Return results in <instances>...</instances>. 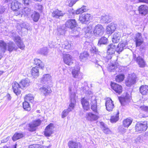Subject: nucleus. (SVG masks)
<instances>
[{"label":"nucleus","mask_w":148,"mask_h":148,"mask_svg":"<svg viewBox=\"0 0 148 148\" xmlns=\"http://www.w3.org/2000/svg\"><path fill=\"white\" fill-rule=\"evenodd\" d=\"M69 90L70 92V97L71 103L69 107L67 109L64 110L62 113V117L64 118L66 116L69 112L73 110L76 101L75 99V92L72 91L71 88L69 87Z\"/></svg>","instance_id":"f257e3e1"},{"label":"nucleus","mask_w":148,"mask_h":148,"mask_svg":"<svg viewBox=\"0 0 148 148\" xmlns=\"http://www.w3.org/2000/svg\"><path fill=\"white\" fill-rule=\"evenodd\" d=\"M127 45L126 42L119 43L116 49V46L113 44L109 45L108 47L107 53L110 55L114 53L116 51L119 53L121 52L124 49L125 46Z\"/></svg>","instance_id":"f03ea898"},{"label":"nucleus","mask_w":148,"mask_h":148,"mask_svg":"<svg viewBox=\"0 0 148 148\" xmlns=\"http://www.w3.org/2000/svg\"><path fill=\"white\" fill-rule=\"evenodd\" d=\"M147 128V123L146 121L141 122H137L135 126L136 131L139 133H141L143 132L146 131Z\"/></svg>","instance_id":"7ed1b4c3"},{"label":"nucleus","mask_w":148,"mask_h":148,"mask_svg":"<svg viewBox=\"0 0 148 148\" xmlns=\"http://www.w3.org/2000/svg\"><path fill=\"white\" fill-rule=\"evenodd\" d=\"M11 36L13 37V40L18 47L21 50H23L25 48V45L21 38L18 36H16L14 32L13 33Z\"/></svg>","instance_id":"20e7f679"},{"label":"nucleus","mask_w":148,"mask_h":148,"mask_svg":"<svg viewBox=\"0 0 148 148\" xmlns=\"http://www.w3.org/2000/svg\"><path fill=\"white\" fill-rule=\"evenodd\" d=\"M41 123L40 119L34 121L26 125V129L32 132L35 130L36 127L39 126Z\"/></svg>","instance_id":"39448f33"},{"label":"nucleus","mask_w":148,"mask_h":148,"mask_svg":"<svg viewBox=\"0 0 148 148\" xmlns=\"http://www.w3.org/2000/svg\"><path fill=\"white\" fill-rule=\"evenodd\" d=\"M136 78V75L134 73L129 75L127 79L125 81L126 85L130 87L135 83Z\"/></svg>","instance_id":"423d86ee"},{"label":"nucleus","mask_w":148,"mask_h":148,"mask_svg":"<svg viewBox=\"0 0 148 148\" xmlns=\"http://www.w3.org/2000/svg\"><path fill=\"white\" fill-rule=\"evenodd\" d=\"M104 29L101 25H97L95 26L93 30L94 35L96 36H101L103 33Z\"/></svg>","instance_id":"0eeeda50"},{"label":"nucleus","mask_w":148,"mask_h":148,"mask_svg":"<svg viewBox=\"0 0 148 148\" xmlns=\"http://www.w3.org/2000/svg\"><path fill=\"white\" fill-rule=\"evenodd\" d=\"M54 128L53 124L50 123L45 128L44 132V135L47 137L50 136L53 133Z\"/></svg>","instance_id":"6e6552de"},{"label":"nucleus","mask_w":148,"mask_h":148,"mask_svg":"<svg viewBox=\"0 0 148 148\" xmlns=\"http://www.w3.org/2000/svg\"><path fill=\"white\" fill-rule=\"evenodd\" d=\"M92 18L90 14L86 13L83 14L79 16V20L83 23L86 24Z\"/></svg>","instance_id":"1a4fd4ad"},{"label":"nucleus","mask_w":148,"mask_h":148,"mask_svg":"<svg viewBox=\"0 0 148 148\" xmlns=\"http://www.w3.org/2000/svg\"><path fill=\"white\" fill-rule=\"evenodd\" d=\"M73 77L76 79V80H80L82 78V74L80 71V69L75 68L72 71Z\"/></svg>","instance_id":"9d476101"},{"label":"nucleus","mask_w":148,"mask_h":148,"mask_svg":"<svg viewBox=\"0 0 148 148\" xmlns=\"http://www.w3.org/2000/svg\"><path fill=\"white\" fill-rule=\"evenodd\" d=\"M91 100V99H89L88 97H84L81 99V103L84 109L86 110L90 108L89 100Z\"/></svg>","instance_id":"9b49d317"},{"label":"nucleus","mask_w":148,"mask_h":148,"mask_svg":"<svg viewBox=\"0 0 148 148\" xmlns=\"http://www.w3.org/2000/svg\"><path fill=\"white\" fill-rule=\"evenodd\" d=\"M134 41L136 47L140 46L143 43V39L140 33H138L136 34L134 38Z\"/></svg>","instance_id":"f8f14e48"},{"label":"nucleus","mask_w":148,"mask_h":148,"mask_svg":"<svg viewBox=\"0 0 148 148\" xmlns=\"http://www.w3.org/2000/svg\"><path fill=\"white\" fill-rule=\"evenodd\" d=\"M84 47H85V48H87L88 49H89L92 53H96L98 51V49L94 45L88 42H86L85 43Z\"/></svg>","instance_id":"ddd939ff"},{"label":"nucleus","mask_w":148,"mask_h":148,"mask_svg":"<svg viewBox=\"0 0 148 148\" xmlns=\"http://www.w3.org/2000/svg\"><path fill=\"white\" fill-rule=\"evenodd\" d=\"M21 3L16 0L14 1L11 3V8L15 12H18V10L21 8Z\"/></svg>","instance_id":"4468645a"},{"label":"nucleus","mask_w":148,"mask_h":148,"mask_svg":"<svg viewBox=\"0 0 148 148\" xmlns=\"http://www.w3.org/2000/svg\"><path fill=\"white\" fill-rule=\"evenodd\" d=\"M30 12L31 10L30 9L28 8L25 7L22 10V11H19L18 12H15L14 14L16 16L19 15L22 16L23 15H24V16H28L30 14Z\"/></svg>","instance_id":"2eb2a0df"},{"label":"nucleus","mask_w":148,"mask_h":148,"mask_svg":"<svg viewBox=\"0 0 148 148\" xmlns=\"http://www.w3.org/2000/svg\"><path fill=\"white\" fill-rule=\"evenodd\" d=\"M63 58L64 62L68 65H71L73 63L72 57L69 54H63Z\"/></svg>","instance_id":"dca6fc26"},{"label":"nucleus","mask_w":148,"mask_h":148,"mask_svg":"<svg viewBox=\"0 0 148 148\" xmlns=\"http://www.w3.org/2000/svg\"><path fill=\"white\" fill-rule=\"evenodd\" d=\"M111 86L112 88L116 93L120 94L122 91V86L118 84L114 83H111Z\"/></svg>","instance_id":"f3484780"},{"label":"nucleus","mask_w":148,"mask_h":148,"mask_svg":"<svg viewBox=\"0 0 148 148\" xmlns=\"http://www.w3.org/2000/svg\"><path fill=\"white\" fill-rule=\"evenodd\" d=\"M21 88V85L17 82H15L12 84V88L14 92L17 95H19L21 92L20 88Z\"/></svg>","instance_id":"a211bd4d"},{"label":"nucleus","mask_w":148,"mask_h":148,"mask_svg":"<svg viewBox=\"0 0 148 148\" xmlns=\"http://www.w3.org/2000/svg\"><path fill=\"white\" fill-rule=\"evenodd\" d=\"M20 84L21 85V88L25 89L30 85L31 82L30 80L26 78L21 80Z\"/></svg>","instance_id":"6ab92c4d"},{"label":"nucleus","mask_w":148,"mask_h":148,"mask_svg":"<svg viewBox=\"0 0 148 148\" xmlns=\"http://www.w3.org/2000/svg\"><path fill=\"white\" fill-rule=\"evenodd\" d=\"M68 145L69 148H78V147H81V146L80 143L75 140L69 141Z\"/></svg>","instance_id":"aec40b11"},{"label":"nucleus","mask_w":148,"mask_h":148,"mask_svg":"<svg viewBox=\"0 0 148 148\" xmlns=\"http://www.w3.org/2000/svg\"><path fill=\"white\" fill-rule=\"evenodd\" d=\"M138 10L140 14L145 16L148 14V7L146 5H142L138 7Z\"/></svg>","instance_id":"412c9836"},{"label":"nucleus","mask_w":148,"mask_h":148,"mask_svg":"<svg viewBox=\"0 0 148 148\" xmlns=\"http://www.w3.org/2000/svg\"><path fill=\"white\" fill-rule=\"evenodd\" d=\"M121 33L118 32H115L112 35V41L114 43H118L121 38Z\"/></svg>","instance_id":"4be33fe9"},{"label":"nucleus","mask_w":148,"mask_h":148,"mask_svg":"<svg viewBox=\"0 0 148 148\" xmlns=\"http://www.w3.org/2000/svg\"><path fill=\"white\" fill-rule=\"evenodd\" d=\"M116 25L112 23L108 25L106 29V32L108 34H111L116 29Z\"/></svg>","instance_id":"5701e85b"},{"label":"nucleus","mask_w":148,"mask_h":148,"mask_svg":"<svg viewBox=\"0 0 148 148\" xmlns=\"http://www.w3.org/2000/svg\"><path fill=\"white\" fill-rule=\"evenodd\" d=\"M106 106L107 110L109 111H112L114 107V104L111 99L108 98L106 103Z\"/></svg>","instance_id":"b1692460"},{"label":"nucleus","mask_w":148,"mask_h":148,"mask_svg":"<svg viewBox=\"0 0 148 148\" xmlns=\"http://www.w3.org/2000/svg\"><path fill=\"white\" fill-rule=\"evenodd\" d=\"M135 60L136 62L140 67H144L146 65L145 62L141 57L138 56L136 58H135Z\"/></svg>","instance_id":"393cba45"},{"label":"nucleus","mask_w":148,"mask_h":148,"mask_svg":"<svg viewBox=\"0 0 148 148\" xmlns=\"http://www.w3.org/2000/svg\"><path fill=\"white\" fill-rule=\"evenodd\" d=\"M17 49V47L16 46L13 42L10 41L7 43V50L10 53L13 51H16Z\"/></svg>","instance_id":"a878e982"},{"label":"nucleus","mask_w":148,"mask_h":148,"mask_svg":"<svg viewBox=\"0 0 148 148\" xmlns=\"http://www.w3.org/2000/svg\"><path fill=\"white\" fill-rule=\"evenodd\" d=\"M119 101L121 105H124L125 104L128 103L130 101V97L129 94H127L124 97L119 98Z\"/></svg>","instance_id":"bb28decb"},{"label":"nucleus","mask_w":148,"mask_h":148,"mask_svg":"<svg viewBox=\"0 0 148 148\" xmlns=\"http://www.w3.org/2000/svg\"><path fill=\"white\" fill-rule=\"evenodd\" d=\"M86 117L87 120L91 121H96L99 118V117L97 115L90 112L86 113Z\"/></svg>","instance_id":"cd10ccee"},{"label":"nucleus","mask_w":148,"mask_h":148,"mask_svg":"<svg viewBox=\"0 0 148 148\" xmlns=\"http://www.w3.org/2000/svg\"><path fill=\"white\" fill-rule=\"evenodd\" d=\"M7 43L2 40H0V52L4 54L7 50Z\"/></svg>","instance_id":"c85d7f7f"},{"label":"nucleus","mask_w":148,"mask_h":148,"mask_svg":"<svg viewBox=\"0 0 148 148\" xmlns=\"http://www.w3.org/2000/svg\"><path fill=\"white\" fill-rule=\"evenodd\" d=\"M76 22L74 19H70L68 20L66 23V26L68 28L71 29L75 27L76 26Z\"/></svg>","instance_id":"c756f323"},{"label":"nucleus","mask_w":148,"mask_h":148,"mask_svg":"<svg viewBox=\"0 0 148 148\" xmlns=\"http://www.w3.org/2000/svg\"><path fill=\"white\" fill-rule=\"evenodd\" d=\"M64 13L62 12L61 11L57 9L54 11L52 13V16L55 18H59L60 16H62Z\"/></svg>","instance_id":"7c9ffc66"},{"label":"nucleus","mask_w":148,"mask_h":148,"mask_svg":"<svg viewBox=\"0 0 148 148\" xmlns=\"http://www.w3.org/2000/svg\"><path fill=\"white\" fill-rule=\"evenodd\" d=\"M39 90L44 95L48 94L51 93V92L50 88L48 86H43L40 87Z\"/></svg>","instance_id":"2f4dec72"},{"label":"nucleus","mask_w":148,"mask_h":148,"mask_svg":"<svg viewBox=\"0 0 148 148\" xmlns=\"http://www.w3.org/2000/svg\"><path fill=\"white\" fill-rule=\"evenodd\" d=\"M140 93L143 95H146L148 94V86L145 85L141 86L139 88Z\"/></svg>","instance_id":"473e14b6"},{"label":"nucleus","mask_w":148,"mask_h":148,"mask_svg":"<svg viewBox=\"0 0 148 148\" xmlns=\"http://www.w3.org/2000/svg\"><path fill=\"white\" fill-rule=\"evenodd\" d=\"M100 57V56L99 55H97V59H93V62L95 63V66L97 68L100 67L102 68V66L103 63L102 62L99 60V59L98 58H99Z\"/></svg>","instance_id":"72a5a7b5"},{"label":"nucleus","mask_w":148,"mask_h":148,"mask_svg":"<svg viewBox=\"0 0 148 148\" xmlns=\"http://www.w3.org/2000/svg\"><path fill=\"white\" fill-rule=\"evenodd\" d=\"M89 54L87 52L85 51L80 53L79 58L80 60L82 62H84L87 59Z\"/></svg>","instance_id":"f704fd0d"},{"label":"nucleus","mask_w":148,"mask_h":148,"mask_svg":"<svg viewBox=\"0 0 148 148\" xmlns=\"http://www.w3.org/2000/svg\"><path fill=\"white\" fill-rule=\"evenodd\" d=\"M119 66L117 62H114L109 64L108 66V71H112L116 69Z\"/></svg>","instance_id":"c9c22d12"},{"label":"nucleus","mask_w":148,"mask_h":148,"mask_svg":"<svg viewBox=\"0 0 148 148\" xmlns=\"http://www.w3.org/2000/svg\"><path fill=\"white\" fill-rule=\"evenodd\" d=\"M111 17L108 15H104L101 17L100 22L102 23H108L111 21Z\"/></svg>","instance_id":"e433bc0d"},{"label":"nucleus","mask_w":148,"mask_h":148,"mask_svg":"<svg viewBox=\"0 0 148 148\" xmlns=\"http://www.w3.org/2000/svg\"><path fill=\"white\" fill-rule=\"evenodd\" d=\"M31 72L32 75L34 77H38L39 75V70L38 67L37 66L33 67L31 70Z\"/></svg>","instance_id":"4c0bfd02"},{"label":"nucleus","mask_w":148,"mask_h":148,"mask_svg":"<svg viewBox=\"0 0 148 148\" xmlns=\"http://www.w3.org/2000/svg\"><path fill=\"white\" fill-rule=\"evenodd\" d=\"M51 76L49 74L44 75L41 80V82L42 84H45L47 81L50 80Z\"/></svg>","instance_id":"58836bf2"},{"label":"nucleus","mask_w":148,"mask_h":148,"mask_svg":"<svg viewBox=\"0 0 148 148\" xmlns=\"http://www.w3.org/2000/svg\"><path fill=\"white\" fill-rule=\"evenodd\" d=\"M62 47L64 49L69 50L72 49L73 44L70 42L65 41L64 42V44H62Z\"/></svg>","instance_id":"ea45409f"},{"label":"nucleus","mask_w":148,"mask_h":148,"mask_svg":"<svg viewBox=\"0 0 148 148\" xmlns=\"http://www.w3.org/2000/svg\"><path fill=\"white\" fill-rule=\"evenodd\" d=\"M132 122V120L130 118H127L124 119L123 122V125L124 126V127L127 128L131 124Z\"/></svg>","instance_id":"a19ab883"},{"label":"nucleus","mask_w":148,"mask_h":148,"mask_svg":"<svg viewBox=\"0 0 148 148\" xmlns=\"http://www.w3.org/2000/svg\"><path fill=\"white\" fill-rule=\"evenodd\" d=\"M92 98L93 99L91 100V109L93 111L96 112L97 109V101L95 97H92Z\"/></svg>","instance_id":"79ce46f5"},{"label":"nucleus","mask_w":148,"mask_h":148,"mask_svg":"<svg viewBox=\"0 0 148 148\" xmlns=\"http://www.w3.org/2000/svg\"><path fill=\"white\" fill-rule=\"evenodd\" d=\"M34 63L36 66L42 69H43L44 68V64L38 58H35L34 60Z\"/></svg>","instance_id":"37998d69"},{"label":"nucleus","mask_w":148,"mask_h":148,"mask_svg":"<svg viewBox=\"0 0 148 148\" xmlns=\"http://www.w3.org/2000/svg\"><path fill=\"white\" fill-rule=\"evenodd\" d=\"M23 136L24 135L23 134L21 133H16L12 136V140L13 141H14L22 138Z\"/></svg>","instance_id":"c03bdc74"},{"label":"nucleus","mask_w":148,"mask_h":148,"mask_svg":"<svg viewBox=\"0 0 148 148\" xmlns=\"http://www.w3.org/2000/svg\"><path fill=\"white\" fill-rule=\"evenodd\" d=\"M40 16V15L38 13L34 12L32 15V18L34 22H37Z\"/></svg>","instance_id":"a18cd8bd"},{"label":"nucleus","mask_w":148,"mask_h":148,"mask_svg":"<svg viewBox=\"0 0 148 148\" xmlns=\"http://www.w3.org/2000/svg\"><path fill=\"white\" fill-rule=\"evenodd\" d=\"M119 112H118L111 116L110 119V121L112 123H115L119 119Z\"/></svg>","instance_id":"49530a36"},{"label":"nucleus","mask_w":148,"mask_h":148,"mask_svg":"<svg viewBox=\"0 0 148 148\" xmlns=\"http://www.w3.org/2000/svg\"><path fill=\"white\" fill-rule=\"evenodd\" d=\"M124 77V75L123 74L118 75L116 76V81L118 82H120L123 81Z\"/></svg>","instance_id":"de8ad7c7"},{"label":"nucleus","mask_w":148,"mask_h":148,"mask_svg":"<svg viewBox=\"0 0 148 148\" xmlns=\"http://www.w3.org/2000/svg\"><path fill=\"white\" fill-rule=\"evenodd\" d=\"M23 108L25 110L29 111L30 110L31 108L29 104L27 101H25L23 103Z\"/></svg>","instance_id":"09e8293b"},{"label":"nucleus","mask_w":148,"mask_h":148,"mask_svg":"<svg viewBox=\"0 0 148 148\" xmlns=\"http://www.w3.org/2000/svg\"><path fill=\"white\" fill-rule=\"evenodd\" d=\"M33 95L31 94H28L25 95V101H29L32 102L33 100Z\"/></svg>","instance_id":"8fccbe9b"},{"label":"nucleus","mask_w":148,"mask_h":148,"mask_svg":"<svg viewBox=\"0 0 148 148\" xmlns=\"http://www.w3.org/2000/svg\"><path fill=\"white\" fill-rule=\"evenodd\" d=\"M107 42V38L105 37H103L101 38L99 41L98 45H101L102 44H105Z\"/></svg>","instance_id":"3c124183"},{"label":"nucleus","mask_w":148,"mask_h":148,"mask_svg":"<svg viewBox=\"0 0 148 148\" xmlns=\"http://www.w3.org/2000/svg\"><path fill=\"white\" fill-rule=\"evenodd\" d=\"M38 52L39 53L45 55L47 53V48L45 47L40 49L38 51Z\"/></svg>","instance_id":"603ef678"},{"label":"nucleus","mask_w":148,"mask_h":148,"mask_svg":"<svg viewBox=\"0 0 148 148\" xmlns=\"http://www.w3.org/2000/svg\"><path fill=\"white\" fill-rule=\"evenodd\" d=\"M123 125L120 126L118 128L119 132L123 134L125 133L127 129V128H125Z\"/></svg>","instance_id":"864d4df0"},{"label":"nucleus","mask_w":148,"mask_h":148,"mask_svg":"<svg viewBox=\"0 0 148 148\" xmlns=\"http://www.w3.org/2000/svg\"><path fill=\"white\" fill-rule=\"evenodd\" d=\"M134 6L131 5H127L126 7L125 8L126 10L129 12L132 11L135 12V11L134 9Z\"/></svg>","instance_id":"5fc2aeb1"},{"label":"nucleus","mask_w":148,"mask_h":148,"mask_svg":"<svg viewBox=\"0 0 148 148\" xmlns=\"http://www.w3.org/2000/svg\"><path fill=\"white\" fill-rule=\"evenodd\" d=\"M102 130L104 133L106 134H110L111 131L107 127H103Z\"/></svg>","instance_id":"6e6d98bb"},{"label":"nucleus","mask_w":148,"mask_h":148,"mask_svg":"<svg viewBox=\"0 0 148 148\" xmlns=\"http://www.w3.org/2000/svg\"><path fill=\"white\" fill-rule=\"evenodd\" d=\"M87 92L88 94L90 95V96L88 97L89 98V99H93L92 98V97H95L93 96H92V92L90 90H88L87 91Z\"/></svg>","instance_id":"4d7b16f0"},{"label":"nucleus","mask_w":148,"mask_h":148,"mask_svg":"<svg viewBox=\"0 0 148 148\" xmlns=\"http://www.w3.org/2000/svg\"><path fill=\"white\" fill-rule=\"evenodd\" d=\"M58 34L60 35H63L64 34V30L62 29L59 28L58 29Z\"/></svg>","instance_id":"13d9d810"},{"label":"nucleus","mask_w":148,"mask_h":148,"mask_svg":"<svg viewBox=\"0 0 148 148\" xmlns=\"http://www.w3.org/2000/svg\"><path fill=\"white\" fill-rule=\"evenodd\" d=\"M27 24V23H21V29L23 28L27 29L28 27Z\"/></svg>","instance_id":"bf43d9fd"},{"label":"nucleus","mask_w":148,"mask_h":148,"mask_svg":"<svg viewBox=\"0 0 148 148\" xmlns=\"http://www.w3.org/2000/svg\"><path fill=\"white\" fill-rule=\"evenodd\" d=\"M91 26L88 27L85 29V32L86 33H89L91 30Z\"/></svg>","instance_id":"052dcab7"},{"label":"nucleus","mask_w":148,"mask_h":148,"mask_svg":"<svg viewBox=\"0 0 148 148\" xmlns=\"http://www.w3.org/2000/svg\"><path fill=\"white\" fill-rule=\"evenodd\" d=\"M10 138L9 136L5 138H4L3 139L1 140V143H5L7 142L9 140Z\"/></svg>","instance_id":"680f3d73"},{"label":"nucleus","mask_w":148,"mask_h":148,"mask_svg":"<svg viewBox=\"0 0 148 148\" xmlns=\"http://www.w3.org/2000/svg\"><path fill=\"white\" fill-rule=\"evenodd\" d=\"M5 10V9L4 7H0V14H1L3 13L4 12Z\"/></svg>","instance_id":"e2e57ef3"},{"label":"nucleus","mask_w":148,"mask_h":148,"mask_svg":"<svg viewBox=\"0 0 148 148\" xmlns=\"http://www.w3.org/2000/svg\"><path fill=\"white\" fill-rule=\"evenodd\" d=\"M84 12H86L88 10V8L86 6L83 5L81 8Z\"/></svg>","instance_id":"0e129e2a"},{"label":"nucleus","mask_w":148,"mask_h":148,"mask_svg":"<svg viewBox=\"0 0 148 148\" xmlns=\"http://www.w3.org/2000/svg\"><path fill=\"white\" fill-rule=\"evenodd\" d=\"M147 106H145V105H143V106H140V108L141 109V110L146 111Z\"/></svg>","instance_id":"69168bd1"},{"label":"nucleus","mask_w":148,"mask_h":148,"mask_svg":"<svg viewBox=\"0 0 148 148\" xmlns=\"http://www.w3.org/2000/svg\"><path fill=\"white\" fill-rule=\"evenodd\" d=\"M36 8L39 10L41 11L42 9V6L41 5H37Z\"/></svg>","instance_id":"338daca9"},{"label":"nucleus","mask_w":148,"mask_h":148,"mask_svg":"<svg viewBox=\"0 0 148 148\" xmlns=\"http://www.w3.org/2000/svg\"><path fill=\"white\" fill-rule=\"evenodd\" d=\"M21 23H18L16 25V28L18 29H21Z\"/></svg>","instance_id":"774afa93"}]
</instances>
